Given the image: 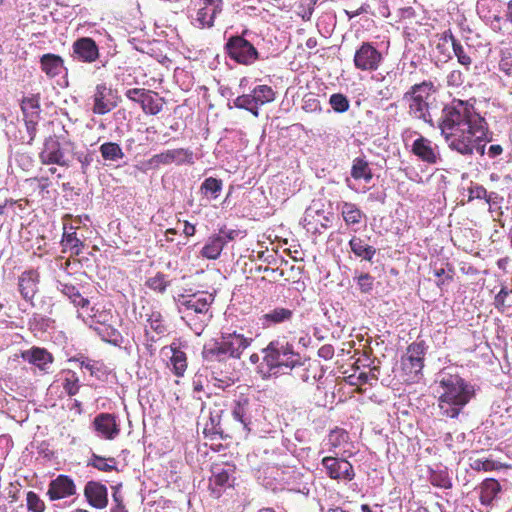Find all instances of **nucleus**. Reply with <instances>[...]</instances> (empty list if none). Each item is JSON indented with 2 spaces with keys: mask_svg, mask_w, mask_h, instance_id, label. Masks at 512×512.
<instances>
[{
  "mask_svg": "<svg viewBox=\"0 0 512 512\" xmlns=\"http://www.w3.org/2000/svg\"><path fill=\"white\" fill-rule=\"evenodd\" d=\"M441 133L448 147L463 156L474 153L484 156L486 144L492 141V132L484 117L470 101L453 99L442 110Z\"/></svg>",
  "mask_w": 512,
  "mask_h": 512,
  "instance_id": "nucleus-1",
  "label": "nucleus"
},
{
  "mask_svg": "<svg viewBox=\"0 0 512 512\" xmlns=\"http://www.w3.org/2000/svg\"><path fill=\"white\" fill-rule=\"evenodd\" d=\"M441 388L438 407L443 416L456 418L474 396V387L459 375L443 373L439 379Z\"/></svg>",
  "mask_w": 512,
  "mask_h": 512,
  "instance_id": "nucleus-2",
  "label": "nucleus"
},
{
  "mask_svg": "<svg viewBox=\"0 0 512 512\" xmlns=\"http://www.w3.org/2000/svg\"><path fill=\"white\" fill-rule=\"evenodd\" d=\"M174 300L181 319L196 335H201L212 318L214 296L207 292H197L191 295L179 294Z\"/></svg>",
  "mask_w": 512,
  "mask_h": 512,
  "instance_id": "nucleus-3",
  "label": "nucleus"
},
{
  "mask_svg": "<svg viewBox=\"0 0 512 512\" xmlns=\"http://www.w3.org/2000/svg\"><path fill=\"white\" fill-rule=\"evenodd\" d=\"M434 85L430 81H424L413 85L403 95V102L407 107L409 116L413 119L421 120L433 126V119L430 113L432 104V93Z\"/></svg>",
  "mask_w": 512,
  "mask_h": 512,
  "instance_id": "nucleus-4",
  "label": "nucleus"
},
{
  "mask_svg": "<svg viewBox=\"0 0 512 512\" xmlns=\"http://www.w3.org/2000/svg\"><path fill=\"white\" fill-rule=\"evenodd\" d=\"M264 362L270 370L279 368L293 369L302 366L301 356L294 352L293 346L284 341H272L263 349Z\"/></svg>",
  "mask_w": 512,
  "mask_h": 512,
  "instance_id": "nucleus-5",
  "label": "nucleus"
},
{
  "mask_svg": "<svg viewBox=\"0 0 512 512\" xmlns=\"http://www.w3.org/2000/svg\"><path fill=\"white\" fill-rule=\"evenodd\" d=\"M225 51L232 60L242 65H252L259 58L257 49L243 35L230 37Z\"/></svg>",
  "mask_w": 512,
  "mask_h": 512,
  "instance_id": "nucleus-6",
  "label": "nucleus"
},
{
  "mask_svg": "<svg viewBox=\"0 0 512 512\" xmlns=\"http://www.w3.org/2000/svg\"><path fill=\"white\" fill-rule=\"evenodd\" d=\"M382 53L370 42H362L354 54V66L360 71H376L382 61Z\"/></svg>",
  "mask_w": 512,
  "mask_h": 512,
  "instance_id": "nucleus-7",
  "label": "nucleus"
},
{
  "mask_svg": "<svg viewBox=\"0 0 512 512\" xmlns=\"http://www.w3.org/2000/svg\"><path fill=\"white\" fill-rule=\"evenodd\" d=\"M426 346L423 341L414 342L407 348L405 356L402 358V369L414 380L424 367V356Z\"/></svg>",
  "mask_w": 512,
  "mask_h": 512,
  "instance_id": "nucleus-8",
  "label": "nucleus"
},
{
  "mask_svg": "<svg viewBox=\"0 0 512 512\" xmlns=\"http://www.w3.org/2000/svg\"><path fill=\"white\" fill-rule=\"evenodd\" d=\"M321 463L331 479L349 482L355 477L352 464L344 458L327 456Z\"/></svg>",
  "mask_w": 512,
  "mask_h": 512,
  "instance_id": "nucleus-9",
  "label": "nucleus"
},
{
  "mask_svg": "<svg viewBox=\"0 0 512 512\" xmlns=\"http://www.w3.org/2000/svg\"><path fill=\"white\" fill-rule=\"evenodd\" d=\"M222 11V0H200V7L192 17V24L200 29L211 28Z\"/></svg>",
  "mask_w": 512,
  "mask_h": 512,
  "instance_id": "nucleus-10",
  "label": "nucleus"
},
{
  "mask_svg": "<svg viewBox=\"0 0 512 512\" xmlns=\"http://www.w3.org/2000/svg\"><path fill=\"white\" fill-rule=\"evenodd\" d=\"M171 163H176L177 165L184 163L192 164L193 152L184 148L167 150L152 156L148 160L147 165L150 167H158L160 165H168Z\"/></svg>",
  "mask_w": 512,
  "mask_h": 512,
  "instance_id": "nucleus-11",
  "label": "nucleus"
},
{
  "mask_svg": "<svg viewBox=\"0 0 512 512\" xmlns=\"http://www.w3.org/2000/svg\"><path fill=\"white\" fill-rule=\"evenodd\" d=\"M99 48L90 37H81L72 44L71 56L74 60L84 63H93L99 58Z\"/></svg>",
  "mask_w": 512,
  "mask_h": 512,
  "instance_id": "nucleus-12",
  "label": "nucleus"
},
{
  "mask_svg": "<svg viewBox=\"0 0 512 512\" xmlns=\"http://www.w3.org/2000/svg\"><path fill=\"white\" fill-rule=\"evenodd\" d=\"M117 106L114 91L106 84H98L93 95L92 111L98 115H104Z\"/></svg>",
  "mask_w": 512,
  "mask_h": 512,
  "instance_id": "nucleus-13",
  "label": "nucleus"
},
{
  "mask_svg": "<svg viewBox=\"0 0 512 512\" xmlns=\"http://www.w3.org/2000/svg\"><path fill=\"white\" fill-rule=\"evenodd\" d=\"M92 426L94 430L97 432V435L106 440H113L120 433V425L117 421V417L114 414H98L94 418Z\"/></svg>",
  "mask_w": 512,
  "mask_h": 512,
  "instance_id": "nucleus-14",
  "label": "nucleus"
},
{
  "mask_svg": "<svg viewBox=\"0 0 512 512\" xmlns=\"http://www.w3.org/2000/svg\"><path fill=\"white\" fill-rule=\"evenodd\" d=\"M221 342L229 358L239 359L243 351L248 348L252 342L251 338L244 337L236 332L223 335Z\"/></svg>",
  "mask_w": 512,
  "mask_h": 512,
  "instance_id": "nucleus-15",
  "label": "nucleus"
},
{
  "mask_svg": "<svg viewBox=\"0 0 512 512\" xmlns=\"http://www.w3.org/2000/svg\"><path fill=\"white\" fill-rule=\"evenodd\" d=\"M39 157L43 164L69 166V162L65 158L60 143L53 138H49L45 141L43 150L41 151Z\"/></svg>",
  "mask_w": 512,
  "mask_h": 512,
  "instance_id": "nucleus-16",
  "label": "nucleus"
},
{
  "mask_svg": "<svg viewBox=\"0 0 512 512\" xmlns=\"http://www.w3.org/2000/svg\"><path fill=\"white\" fill-rule=\"evenodd\" d=\"M412 152L428 164H436L440 160L437 146L423 136H420L414 141Z\"/></svg>",
  "mask_w": 512,
  "mask_h": 512,
  "instance_id": "nucleus-17",
  "label": "nucleus"
},
{
  "mask_svg": "<svg viewBox=\"0 0 512 512\" xmlns=\"http://www.w3.org/2000/svg\"><path fill=\"white\" fill-rule=\"evenodd\" d=\"M76 492L73 480L66 475H59L51 481L47 494L51 500L69 497Z\"/></svg>",
  "mask_w": 512,
  "mask_h": 512,
  "instance_id": "nucleus-18",
  "label": "nucleus"
},
{
  "mask_svg": "<svg viewBox=\"0 0 512 512\" xmlns=\"http://www.w3.org/2000/svg\"><path fill=\"white\" fill-rule=\"evenodd\" d=\"M84 495L89 504L95 508L103 509L108 504V494L105 485L89 481L84 489Z\"/></svg>",
  "mask_w": 512,
  "mask_h": 512,
  "instance_id": "nucleus-19",
  "label": "nucleus"
},
{
  "mask_svg": "<svg viewBox=\"0 0 512 512\" xmlns=\"http://www.w3.org/2000/svg\"><path fill=\"white\" fill-rule=\"evenodd\" d=\"M232 416L234 420L240 423L243 430L248 434L250 432L251 415L249 399L241 396L235 400L232 408Z\"/></svg>",
  "mask_w": 512,
  "mask_h": 512,
  "instance_id": "nucleus-20",
  "label": "nucleus"
},
{
  "mask_svg": "<svg viewBox=\"0 0 512 512\" xmlns=\"http://www.w3.org/2000/svg\"><path fill=\"white\" fill-rule=\"evenodd\" d=\"M39 274L34 270L25 271L19 278V291L22 297L30 301L38 290Z\"/></svg>",
  "mask_w": 512,
  "mask_h": 512,
  "instance_id": "nucleus-21",
  "label": "nucleus"
},
{
  "mask_svg": "<svg viewBox=\"0 0 512 512\" xmlns=\"http://www.w3.org/2000/svg\"><path fill=\"white\" fill-rule=\"evenodd\" d=\"M40 67L49 78L59 76L64 70H66L62 57L52 53H47L41 56Z\"/></svg>",
  "mask_w": 512,
  "mask_h": 512,
  "instance_id": "nucleus-22",
  "label": "nucleus"
},
{
  "mask_svg": "<svg viewBox=\"0 0 512 512\" xmlns=\"http://www.w3.org/2000/svg\"><path fill=\"white\" fill-rule=\"evenodd\" d=\"M203 359L208 362H225L229 358L221 340L210 341L202 350Z\"/></svg>",
  "mask_w": 512,
  "mask_h": 512,
  "instance_id": "nucleus-23",
  "label": "nucleus"
},
{
  "mask_svg": "<svg viewBox=\"0 0 512 512\" xmlns=\"http://www.w3.org/2000/svg\"><path fill=\"white\" fill-rule=\"evenodd\" d=\"M349 247L357 258L373 262V258L376 255V248L367 244L363 238L354 235L349 241Z\"/></svg>",
  "mask_w": 512,
  "mask_h": 512,
  "instance_id": "nucleus-24",
  "label": "nucleus"
},
{
  "mask_svg": "<svg viewBox=\"0 0 512 512\" xmlns=\"http://www.w3.org/2000/svg\"><path fill=\"white\" fill-rule=\"evenodd\" d=\"M24 360L34 364L39 369L46 371L48 365L53 362L52 355L43 348H32L22 353Z\"/></svg>",
  "mask_w": 512,
  "mask_h": 512,
  "instance_id": "nucleus-25",
  "label": "nucleus"
},
{
  "mask_svg": "<svg viewBox=\"0 0 512 512\" xmlns=\"http://www.w3.org/2000/svg\"><path fill=\"white\" fill-rule=\"evenodd\" d=\"M293 311L283 307H276L273 310L260 316L259 321L263 327L281 324L291 320Z\"/></svg>",
  "mask_w": 512,
  "mask_h": 512,
  "instance_id": "nucleus-26",
  "label": "nucleus"
},
{
  "mask_svg": "<svg viewBox=\"0 0 512 512\" xmlns=\"http://www.w3.org/2000/svg\"><path fill=\"white\" fill-rule=\"evenodd\" d=\"M501 491L499 482L493 478L485 479L480 485V501L483 505L489 506L497 494Z\"/></svg>",
  "mask_w": 512,
  "mask_h": 512,
  "instance_id": "nucleus-27",
  "label": "nucleus"
},
{
  "mask_svg": "<svg viewBox=\"0 0 512 512\" xmlns=\"http://www.w3.org/2000/svg\"><path fill=\"white\" fill-rule=\"evenodd\" d=\"M163 105L164 99L151 90H148L141 100V108L145 114L156 115L163 109Z\"/></svg>",
  "mask_w": 512,
  "mask_h": 512,
  "instance_id": "nucleus-28",
  "label": "nucleus"
},
{
  "mask_svg": "<svg viewBox=\"0 0 512 512\" xmlns=\"http://www.w3.org/2000/svg\"><path fill=\"white\" fill-rule=\"evenodd\" d=\"M351 176L355 180L362 179L366 183H369L373 178V173L369 166V163L364 158L357 157L353 160L352 163Z\"/></svg>",
  "mask_w": 512,
  "mask_h": 512,
  "instance_id": "nucleus-29",
  "label": "nucleus"
},
{
  "mask_svg": "<svg viewBox=\"0 0 512 512\" xmlns=\"http://www.w3.org/2000/svg\"><path fill=\"white\" fill-rule=\"evenodd\" d=\"M341 215L347 225L359 224L365 217V214L354 203L350 202L342 203Z\"/></svg>",
  "mask_w": 512,
  "mask_h": 512,
  "instance_id": "nucleus-30",
  "label": "nucleus"
},
{
  "mask_svg": "<svg viewBox=\"0 0 512 512\" xmlns=\"http://www.w3.org/2000/svg\"><path fill=\"white\" fill-rule=\"evenodd\" d=\"M61 245L63 252L69 251L71 255H79L82 251L83 242L77 237L75 231L64 232Z\"/></svg>",
  "mask_w": 512,
  "mask_h": 512,
  "instance_id": "nucleus-31",
  "label": "nucleus"
},
{
  "mask_svg": "<svg viewBox=\"0 0 512 512\" xmlns=\"http://www.w3.org/2000/svg\"><path fill=\"white\" fill-rule=\"evenodd\" d=\"M99 151L103 159L106 161L118 162L124 158V152L122 151V148L115 142L103 143L100 146Z\"/></svg>",
  "mask_w": 512,
  "mask_h": 512,
  "instance_id": "nucleus-32",
  "label": "nucleus"
},
{
  "mask_svg": "<svg viewBox=\"0 0 512 512\" xmlns=\"http://www.w3.org/2000/svg\"><path fill=\"white\" fill-rule=\"evenodd\" d=\"M223 241L215 235L210 237L201 250V255L207 259H217L223 250Z\"/></svg>",
  "mask_w": 512,
  "mask_h": 512,
  "instance_id": "nucleus-33",
  "label": "nucleus"
},
{
  "mask_svg": "<svg viewBox=\"0 0 512 512\" xmlns=\"http://www.w3.org/2000/svg\"><path fill=\"white\" fill-rule=\"evenodd\" d=\"M21 109L24 118H39L40 117V97L39 95H32L22 100Z\"/></svg>",
  "mask_w": 512,
  "mask_h": 512,
  "instance_id": "nucleus-34",
  "label": "nucleus"
},
{
  "mask_svg": "<svg viewBox=\"0 0 512 512\" xmlns=\"http://www.w3.org/2000/svg\"><path fill=\"white\" fill-rule=\"evenodd\" d=\"M452 39V47L455 56L457 57L458 62L465 66L467 69L472 63L471 52L472 48L469 45L463 46L458 40L454 37Z\"/></svg>",
  "mask_w": 512,
  "mask_h": 512,
  "instance_id": "nucleus-35",
  "label": "nucleus"
},
{
  "mask_svg": "<svg viewBox=\"0 0 512 512\" xmlns=\"http://www.w3.org/2000/svg\"><path fill=\"white\" fill-rule=\"evenodd\" d=\"M254 104L264 105L275 99V92L268 85H258L252 91Z\"/></svg>",
  "mask_w": 512,
  "mask_h": 512,
  "instance_id": "nucleus-36",
  "label": "nucleus"
},
{
  "mask_svg": "<svg viewBox=\"0 0 512 512\" xmlns=\"http://www.w3.org/2000/svg\"><path fill=\"white\" fill-rule=\"evenodd\" d=\"M88 466H92L100 471L110 472L116 470V460L114 458H105L95 453L88 461Z\"/></svg>",
  "mask_w": 512,
  "mask_h": 512,
  "instance_id": "nucleus-37",
  "label": "nucleus"
},
{
  "mask_svg": "<svg viewBox=\"0 0 512 512\" xmlns=\"http://www.w3.org/2000/svg\"><path fill=\"white\" fill-rule=\"evenodd\" d=\"M94 331L101 337L102 340L109 343L117 344L121 338L119 331L112 327L110 324L95 326Z\"/></svg>",
  "mask_w": 512,
  "mask_h": 512,
  "instance_id": "nucleus-38",
  "label": "nucleus"
},
{
  "mask_svg": "<svg viewBox=\"0 0 512 512\" xmlns=\"http://www.w3.org/2000/svg\"><path fill=\"white\" fill-rule=\"evenodd\" d=\"M231 469H225L220 466H216L212 470V477L210 479L211 484L220 488L230 486V475Z\"/></svg>",
  "mask_w": 512,
  "mask_h": 512,
  "instance_id": "nucleus-39",
  "label": "nucleus"
},
{
  "mask_svg": "<svg viewBox=\"0 0 512 512\" xmlns=\"http://www.w3.org/2000/svg\"><path fill=\"white\" fill-rule=\"evenodd\" d=\"M171 350L173 352L171 362L173 365L174 373L177 376H183L187 368L186 354L178 348H174L172 346Z\"/></svg>",
  "mask_w": 512,
  "mask_h": 512,
  "instance_id": "nucleus-40",
  "label": "nucleus"
},
{
  "mask_svg": "<svg viewBox=\"0 0 512 512\" xmlns=\"http://www.w3.org/2000/svg\"><path fill=\"white\" fill-rule=\"evenodd\" d=\"M470 467L475 471H493L501 468V464L492 460L484 458H470Z\"/></svg>",
  "mask_w": 512,
  "mask_h": 512,
  "instance_id": "nucleus-41",
  "label": "nucleus"
},
{
  "mask_svg": "<svg viewBox=\"0 0 512 512\" xmlns=\"http://www.w3.org/2000/svg\"><path fill=\"white\" fill-rule=\"evenodd\" d=\"M222 189V181L213 177H209L204 180L201 185V191L205 195H212L213 198H217Z\"/></svg>",
  "mask_w": 512,
  "mask_h": 512,
  "instance_id": "nucleus-42",
  "label": "nucleus"
},
{
  "mask_svg": "<svg viewBox=\"0 0 512 512\" xmlns=\"http://www.w3.org/2000/svg\"><path fill=\"white\" fill-rule=\"evenodd\" d=\"M361 293L370 294L374 288V277L369 273H360L354 277Z\"/></svg>",
  "mask_w": 512,
  "mask_h": 512,
  "instance_id": "nucleus-43",
  "label": "nucleus"
},
{
  "mask_svg": "<svg viewBox=\"0 0 512 512\" xmlns=\"http://www.w3.org/2000/svg\"><path fill=\"white\" fill-rule=\"evenodd\" d=\"M63 389L69 396H74L80 389L79 379L75 372L69 371L63 380Z\"/></svg>",
  "mask_w": 512,
  "mask_h": 512,
  "instance_id": "nucleus-44",
  "label": "nucleus"
},
{
  "mask_svg": "<svg viewBox=\"0 0 512 512\" xmlns=\"http://www.w3.org/2000/svg\"><path fill=\"white\" fill-rule=\"evenodd\" d=\"M329 103L333 110L338 113H344L350 107L348 98L340 93L332 94L330 96Z\"/></svg>",
  "mask_w": 512,
  "mask_h": 512,
  "instance_id": "nucleus-45",
  "label": "nucleus"
},
{
  "mask_svg": "<svg viewBox=\"0 0 512 512\" xmlns=\"http://www.w3.org/2000/svg\"><path fill=\"white\" fill-rule=\"evenodd\" d=\"M430 482L433 486L448 489L451 488V479L446 471L432 472Z\"/></svg>",
  "mask_w": 512,
  "mask_h": 512,
  "instance_id": "nucleus-46",
  "label": "nucleus"
},
{
  "mask_svg": "<svg viewBox=\"0 0 512 512\" xmlns=\"http://www.w3.org/2000/svg\"><path fill=\"white\" fill-rule=\"evenodd\" d=\"M147 285L150 289L163 293L169 285V281L166 279V275L163 273H157L147 281Z\"/></svg>",
  "mask_w": 512,
  "mask_h": 512,
  "instance_id": "nucleus-47",
  "label": "nucleus"
},
{
  "mask_svg": "<svg viewBox=\"0 0 512 512\" xmlns=\"http://www.w3.org/2000/svg\"><path fill=\"white\" fill-rule=\"evenodd\" d=\"M348 433L342 429L332 430L328 436L327 444L331 446V448H338L343 443L347 442Z\"/></svg>",
  "mask_w": 512,
  "mask_h": 512,
  "instance_id": "nucleus-48",
  "label": "nucleus"
},
{
  "mask_svg": "<svg viewBox=\"0 0 512 512\" xmlns=\"http://www.w3.org/2000/svg\"><path fill=\"white\" fill-rule=\"evenodd\" d=\"M91 311L93 312V314L89 315V326L90 328H92L94 330V327L95 326H98V325H107L108 324V321L109 319L112 317L111 314L107 311H99V310H96L94 312V308L91 309Z\"/></svg>",
  "mask_w": 512,
  "mask_h": 512,
  "instance_id": "nucleus-49",
  "label": "nucleus"
},
{
  "mask_svg": "<svg viewBox=\"0 0 512 512\" xmlns=\"http://www.w3.org/2000/svg\"><path fill=\"white\" fill-rule=\"evenodd\" d=\"M147 321L150 328L157 334H164L167 331L162 315L159 312H152Z\"/></svg>",
  "mask_w": 512,
  "mask_h": 512,
  "instance_id": "nucleus-50",
  "label": "nucleus"
},
{
  "mask_svg": "<svg viewBox=\"0 0 512 512\" xmlns=\"http://www.w3.org/2000/svg\"><path fill=\"white\" fill-rule=\"evenodd\" d=\"M27 506L28 509L33 512H43L44 511V503L38 497V495L32 491L27 493Z\"/></svg>",
  "mask_w": 512,
  "mask_h": 512,
  "instance_id": "nucleus-51",
  "label": "nucleus"
},
{
  "mask_svg": "<svg viewBox=\"0 0 512 512\" xmlns=\"http://www.w3.org/2000/svg\"><path fill=\"white\" fill-rule=\"evenodd\" d=\"M499 67L507 75H512V51L505 50L499 62Z\"/></svg>",
  "mask_w": 512,
  "mask_h": 512,
  "instance_id": "nucleus-52",
  "label": "nucleus"
},
{
  "mask_svg": "<svg viewBox=\"0 0 512 512\" xmlns=\"http://www.w3.org/2000/svg\"><path fill=\"white\" fill-rule=\"evenodd\" d=\"M80 365L81 368L88 370L90 374L95 377H99V373L102 372V364L94 360L84 359L81 361Z\"/></svg>",
  "mask_w": 512,
  "mask_h": 512,
  "instance_id": "nucleus-53",
  "label": "nucleus"
},
{
  "mask_svg": "<svg viewBox=\"0 0 512 512\" xmlns=\"http://www.w3.org/2000/svg\"><path fill=\"white\" fill-rule=\"evenodd\" d=\"M469 201L473 199H484L488 197V192L485 187L479 184L472 185L468 188Z\"/></svg>",
  "mask_w": 512,
  "mask_h": 512,
  "instance_id": "nucleus-54",
  "label": "nucleus"
},
{
  "mask_svg": "<svg viewBox=\"0 0 512 512\" xmlns=\"http://www.w3.org/2000/svg\"><path fill=\"white\" fill-rule=\"evenodd\" d=\"M57 289L62 293L64 294L65 296H67L70 300H72L73 297H78V289L72 285V284H68V283H64L62 281H57Z\"/></svg>",
  "mask_w": 512,
  "mask_h": 512,
  "instance_id": "nucleus-55",
  "label": "nucleus"
},
{
  "mask_svg": "<svg viewBox=\"0 0 512 512\" xmlns=\"http://www.w3.org/2000/svg\"><path fill=\"white\" fill-rule=\"evenodd\" d=\"M252 104H254V99H253L252 94H244V95L238 96L233 101L234 107L239 108V109H245V110L250 108V106Z\"/></svg>",
  "mask_w": 512,
  "mask_h": 512,
  "instance_id": "nucleus-56",
  "label": "nucleus"
},
{
  "mask_svg": "<svg viewBox=\"0 0 512 512\" xmlns=\"http://www.w3.org/2000/svg\"><path fill=\"white\" fill-rule=\"evenodd\" d=\"M148 90L142 88L128 89L125 93L126 97L141 105V100L145 97Z\"/></svg>",
  "mask_w": 512,
  "mask_h": 512,
  "instance_id": "nucleus-57",
  "label": "nucleus"
},
{
  "mask_svg": "<svg viewBox=\"0 0 512 512\" xmlns=\"http://www.w3.org/2000/svg\"><path fill=\"white\" fill-rule=\"evenodd\" d=\"M239 234L237 230H220L219 234L215 235L216 237H220L223 241V246H225L229 241L234 240Z\"/></svg>",
  "mask_w": 512,
  "mask_h": 512,
  "instance_id": "nucleus-58",
  "label": "nucleus"
},
{
  "mask_svg": "<svg viewBox=\"0 0 512 512\" xmlns=\"http://www.w3.org/2000/svg\"><path fill=\"white\" fill-rule=\"evenodd\" d=\"M318 356L324 360H330L334 356V347L330 344L321 346L318 350Z\"/></svg>",
  "mask_w": 512,
  "mask_h": 512,
  "instance_id": "nucleus-59",
  "label": "nucleus"
},
{
  "mask_svg": "<svg viewBox=\"0 0 512 512\" xmlns=\"http://www.w3.org/2000/svg\"><path fill=\"white\" fill-rule=\"evenodd\" d=\"M26 129L30 135V139L33 140L36 133V125L39 118H24Z\"/></svg>",
  "mask_w": 512,
  "mask_h": 512,
  "instance_id": "nucleus-60",
  "label": "nucleus"
},
{
  "mask_svg": "<svg viewBox=\"0 0 512 512\" xmlns=\"http://www.w3.org/2000/svg\"><path fill=\"white\" fill-rule=\"evenodd\" d=\"M434 276L437 277V278H441L443 276L446 277V279H452V276H453V269L451 267L448 268V271H446L445 268L441 267V268H435L434 271Z\"/></svg>",
  "mask_w": 512,
  "mask_h": 512,
  "instance_id": "nucleus-61",
  "label": "nucleus"
},
{
  "mask_svg": "<svg viewBox=\"0 0 512 512\" xmlns=\"http://www.w3.org/2000/svg\"><path fill=\"white\" fill-rule=\"evenodd\" d=\"M503 153V147L499 144H493L489 146L487 150V155L489 158H496L497 156L501 155Z\"/></svg>",
  "mask_w": 512,
  "mask_h": 512,
  "instance_id": "nucleus-62",
  "label": "nucleus"
},
{
  "mask_svg": "<svg viewBox=\"0 0 512 512\" xmlns=\"http://www.w3.org/2000/svg\"><path fill=\"white\" fill-rule=\"evenodd\" d=\"M77 158H78L79 162L81 163V167H82V171H83V173H85V172H86L87 167H88V166L91 164V162H92V157H91L89 154H83V153H81V154H79V155H78V157H77Z\"/></svg>",
  "mask_w": 512,
  "mask_h": 512,
  "instance_id": "nucleus-63",
  "label": "nucleus"
},
{
  "mask_svg": "<svg viewBox=\"0 0 512 512\" xmlns=\"http://www.w3.org/2000/svg\"><path fill=\"white\" fill-rule=\"evenodd\" d=\"M71 302L75 306H80L82 308H84V307L89 305V300L84 298L79 292H78V297H73Z\"/></svg>",
  "mask_w": 512,
  "mask_h": 512,
  "instance_id": "nucleus-64",
  "label": "nucleus"
}]
</instances>
